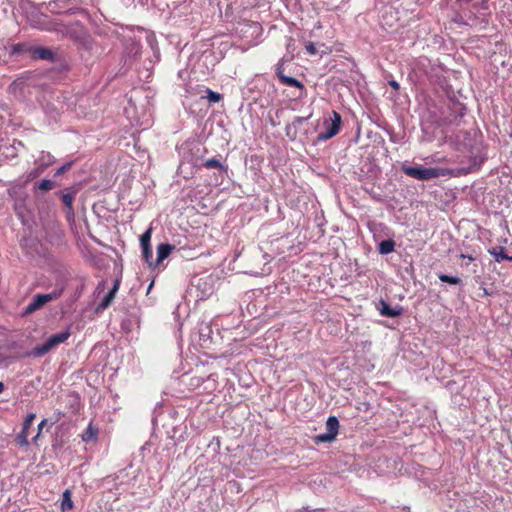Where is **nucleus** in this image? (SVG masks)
Listing matches in <instances>:
<instances>
[{
	"label": "nucleus",
	"mask_w": 512,
	"mask_h": 512,
	"mask_svg": "<svg viewBox=\"0 0 512 512\" xmlns=\"http://www.w3.org/2000/svg\"><path fill=\"white\" fill-rule=\"evenodd\" d=\"M508 261H512V256H509Z\"/></svg>",
	"instance_id": "72a5a7b5"
},
{
	"label": "nucleus",
	"mask_w": 512,
	"mask_h": 512,
	"mask_svg": "<svg viewBox=\"0 0 512 512\" xmlns=\"http://www.w3.org/2000/svg\"><path fill=\"white\" fill-rule=\"evenodd\" d=\"M381 305H382V307L380 309V314L382 316L397 317V316L401 315V313H402L401 307H391L384 301H381Z\"/></svg>",
	"instance_id": "9d476101"
},
{
	"label": "nucleus",
	"mask_w": 512,
	"mask_h": 512,
	"mask_svg": "<svg viewBox=\"0 0 512 512\" xmlns=\"http://www.w3.org/2000/svg\"><path fill=\"white\" fill-rule=\"evenodd\" d=\"M203 166L207 169H221V170L227 171V167L222 165L220 163V161L216 158H211V159L206 160L203 163Z\"/></svg>",
	"instance_id": "dca6fc26"
},
{
	"label": "nucleus",
	"mask_w": 512,
	"mask_h": 512,
	"mask_svg": "<svg viewBox=\"0 0 512 512\" xmlns=\"http://www.w3.org/2000/svg\"><path fill=\"white\" fill-rule=\"evenodd\" d=\"M73 508V501L71 499V491L65 490L62 496L61 502V510L64 512L66 510Z\"/></svg>",
	"instance_id": "4468645a"
},
{
	"label": "nucleus",
	"mask_w": 512,
	"mask_h": 512,
	"mask_svg": "<svg viewBox=\"0 0 512 512\" xmlns=\"http://www.w3.org/2000/svg\"><path fill=\"white\" fill-rule=\"evenodd\" d=\"M46 29L56 32L63 38H70L79 43H86L89 38L87 30L78 21L70 24H64L58 20H53L48 23Z\"/></svg>",
	"instance_id": "f257e3e1"
},
{
	"label": "nucleus",
	"mask_w": 512,
	"mask_h": 512,
	"mask_svg": "<svg viewBox=\"0 0 512 512\" xmlns=\"http://www.w3.org/2000/svg\"><path fill=\"white\" fill-rule=\"evenodd\" d=\"M32 424H33L32 422H28V420L25 419L22 429L29 430V428L32 426Z\"/></svg>",
	"instance_id": "7c9ffc66"
},
{
	"label": "nucleus",
	"mask_w": 512,
	"mask_h": 512,
	"mask_svg": "<svg viewBox=\"0 0 512 512\" xmlns=\"http://www.w3.org/2000/svg\"><path fill=\"white\" fill-rule=\"evenodd\" d=\"M35 418H36V414H34V413H29V414L26 416V418H25V419H26V420H28V422H32V423H33V421L35 420Z\"/></svg>",
	"instance_id": "c756f323"
},
{
	"label": "nucleus",
	"mask_w": 512,
	"mask_h": 512,
	"mask_svg": "<svg viewBox=\"0 0 512 512\" xmlns=\"http://www.w3.org/2000/svg\"><path fill=\"white\" fill-rule=\"evenodd\" d=\"M334 439L335 437L328 432L315 436L316 443L332 442Z\"/></svg>",
	"instance_id": "412c9836"
},
{
	"label": "nucleus",
	"mask_w": 512,
	"mask_h": 512,
	"mask_svg": "<svg viewBox=\"0 0 512 512\" xmlns=\"http://www.w3.org/2000/svg\"><path fill=\"white\" fill-rule=\"evenodd\" d=\"M98 429L95 428L92 424H89L87 429L82 434V440L85 442H89L97 438Z\"/></svg>",
	"instance_id": "ddd939ff"
},
{
	"label": "nucleus",
	"mask_w": 512,
	"mask_h": 512,
	"mask_svg": "<svg viewBox=\"0 0 512 512\" xmlns=\"http://www.w3.org/2000/svg\"><path fill=\"white\" fill-rule=\"evenodd\" d=\"M439 279L442 282L449 283V284H452V285H458V284L461 283V279L459 277L450 276V275H446V274H440L439 275Z\"/></svg>",
	"instance_id": "a211bd4d"
},
{
	"label": "nucleus",
	"mask_w": 512,
	"mask_h": 512,
	"mask_svg": "<svg viewBox=\"0 0 512 512\" xmlns=\"http://www.w3.org/2000/svg\"><path fill=\"white\" fill-rule=\"evenodd\" d=\"M120 287V280L116 279L111 290L104 296L101 302L98 304L96 311H103L107 309L116 297V294Z\"/></svg>",
	"instance_id": "423d86ee"
},
{
	"label": "nucleus",
	"mask_w": 512,
	"mask_h": 512,
	"mask_svg": "<svg viewBox=\"0 0 512 512\" xmlns=\"http://www.w3.org/2000/svg\"><path fill=\"white\" fill-rule=\"evenodd\" d=\"M31 55L35 59H42V60H53L54 59V53L49 48L45 47H35L31 50Z\"/></svg>",
	"instance_id": "0eeeda50"
},
{
	"label": "nucleus",
	"mask_w": 512,
	"mask_h": 512,
	"mask_svg": "<svg viewBox=\"0 0 512 512\" xmlns=\"http://www.w3.org/2000/svg\"><path fill=\"white\" fill-rule=\"evenodd\" d=\"M305 48H306L307 52H308L309 54H311V55H314V54H316V52H317V49H316V47H315V45H314V43H313V42H308V43L306 44Z\"/></svg>",
	"instance_id": "393cba45"
},
{
	"label": "nucleus",
	"mask_w": 512,
	"mask_h": 512,
	"mask_svg": "<svg viewBox=\"0 0 512 512\" xmlns=\"http://www.w3.org/2000/svg\"><path fill=\"white\" fill-rule=\"evenodd\" d=\"M53 187H54V182L49 179H43L38 184V188L42 191H49V190L53 189Z\"/></svg>",
	"instance_id": "5701e85b"
},
{
	"label": "nucleus",
	"mask_w": 512,
	"mask_h": 512,
	"mask_svg": "<svg viewBox=\"0 0 512 512\" xmlns=\"http://www.w3.org/2000/svg\"><path fill=\"white\" fill-rule=\"evenodd\" d=\"M206 93H207V99L211 102V103H217L219 101L222 100V95L218 92H215L209 88L206 89Z\"/></svg>",
	"instance_id": "6ab92c4d"
},
{
	"label": "nucleus",
	"mask_w": 512,
	"mask_h": 512,
	"mask_svg": "<svg viewBox=\"0 0 512 512\" xmlns=\"http://www.w3.org/2000/svg\"><path fill=\"white\" fill-rule=\"evenodd\" d=\"M151 235H152V228L147 229L140 237V243L142 247L151 246Z\"/></svg>",
	"instance_id": "aec40b11"
},
{
	"label": "nucleus",
	"mask_w": 512,
	"mask_h": 512,
	"mask_svg": "<svg viewBox=\"0 0 512 512\" xmlns=\"http://www.w3.org/2000/svg\"><path fill=\"white\" fill-rule=\"evenodd\" d=\"M402 171L409 177L417 180L427 181L440 176H446L448 170L443 168H424L421 166H402Z\"/></svg>",
	"instance_id": "f03ea898"
},
{
	"label": "nucleus",
	"mask_w": 512,
	"mask_h": 512,
	"mask_svg": "<svg viewBox=\"0 0 512 512\" xmlns=\"http://www.w3.org/2000/svg\"><path fill=\"white\" fill-rule=\"evenodd\" d=\"M73 200L74 197L72 194L66 193L62 195V202L68 208H72Z\"/></svg>",
	"instance_id": "b1692460"
},
{
	"label": "nucleus",
	"mask_w": 512,
	"mask_h": 512,
	"mask_svg": "<svg viewBox=\"0 0 512 512\" xmlns=\"http://www.w3.org/2000/svg\"><path fill=\"white\" fill-rule=\"evenodd\" d=\"M71 336L70 328H67L65 331L54 334L48 338V340L39 346H36L31 355L34 357H42L48 352H50L56 346L64 343Z\"/></svg>",
	"instance_id": "7ed1b4c3"
},
{
	"label": "nucleus",
	"mask_w": 512,
	"mask_h": 512,
	"mask_svg": "<svg viewBox=\"0 0 512 512\" xmlns=\"http://www.w3.org/2000/svg\"><path fill=\"white\" fill-rule=\"evenodd\" d=\"M341 125V115L338 112L333 111L330 120L324 122L325 129L321 133H319L318 138L320 140L331 139L332 137L339 133Z\"/></svg>",
	"instance_id": "39448f33"
},
{
	"label": "nucleus",
	"mask_w": 512,
	"mask_h": 512,
	"mask_svg": "<svg viewBox=\"0 0 512 512\" xmlns=\"http://www.w3.org/2000/svg\"><path fill=\"white\" fill-rule=\"evenodd\" d=\"M62 294V290H55L51 293L47 294H36L32 301L26 306L25 314H31L40 308H42L46 303L59 298Z\"/></svg>",
	"instance_id": "20e7f679"
},
{
	"label": "nucleus",
	"mask_w": 512,
	"mask_h": 512,
	"mask_svg": "<svg viewBox=\"0 0 512 512\" xmlns=\"http://www.w3.org/2000/svg\"><path fill=\"white\" fill-rule=\"evenodd\" d=\"M461 258H467L469 261H474L475 258L471 255H465V254H461L460 255Z\"/></svg>",
	"instance_id": "2f4dec72"
},
{
	"label": "nucleus",
	"mask_w": 512,
	"mask_h": 512,
	"mask_svg": "<svg viewBox=\"0 0 512 512\" xmlns=\"http://www.w3.org/2000/svg\"><path fill=\"white\" fill-rule=\"evenodd\" d=\"M389 85H390L393 89H395V90H398V89H399V87H400L399 83H398L397 81H395V80H391V81H389Z\"/></svg>",
	"instance_id": "c85d7f7f"
},
{
	"label": "nucleus",
	"mask_w": 512,
	"mask_h": 512,
	"mask_svg": "<svg viewBox=\"0 0 512 512\" xmlns=\"http://www.w3.org/2000/svg\"><path fill=\"white\" fill-rule=\"evenodd\" d=\"M175 249V246L168 244V243H162L159 244L157 247V259L156 263L160 264L163 260H165L171 252Z\"/></svg>",
	"instance_id": "1a4fd4ad"
},
{
	"label": "nucleus",
	"mask_w": 512,
	"mask_h": 512,
	"mask_svg": "<svg viewBox=\"0 0 512 512\" xmlns=\"http://www.w3.org/2000/svg\"><path fill=\"white\" fill-rule=\"evenodd\" d=\"M277 76L279 78V81L286 86L296 87L299 89L304 88V85L299 80H297L293 77L284 75L280 68L277 69Z\"/></svg>",
	"instance_id": "6e6552de"
},
{
	"label": "nucleus",
	"mask_w": 512,
	"mask_h": 512,
	"mask_svg": "<svg viewBox=\"0 0 512 512\" xmlns=\"http://www.w3.org/2000/svg\"><path fill=\"white\" fill-rule=\"evenodd\" d=\"M327 432L332 434L335 438L338 435L339 421L335 416H330L326 421Z\"/></svg>",
	"instance_id": "9b49d317"
},
{
	"label": "nucleus",
	"mask_w": 512,
	"mask_h": 512,
	"mask_svg": "<svg viewBox=\"0 0 512 512\" xmlns=\"http://www.w3.org/2000/svg\"><path fill=\"white\" fill-rule=\"evenodd\" d=\"M395 249V242L392 239L383 240L379 244V252L381 254H389Z\"/></svg>",
	"instance_id": "f8f14e48"
},
{
	"label": "nucleus",
	"mask_w": 512,
	"mask_h": 512,
	"mask_svg": "<svg viewBox=\"0 0 512 512\" xmlns=\"http://www.w3.org/2000/svg\"><path fill=\"white\" fill-rule=\"evenodd\" d=\"M47 424V419H43L39 425H38V433L37 435L33 438L34 441H36L38 439V437L40 436V433L42 431V429L44 428V426Z\"/></svg>",
	"instance_id": "a878e982"
},
{
	"label": "nucleus",
	"mask_w": 512,
	"mask_h": 512,
	"mask_svg": "<svg viewBox=\"0 0 512 512\" xmlns=\"http://www.w3.org/2000/svg\"><path fill=\"white\" fill-rule=\"evenodd\" d=\"M24 50V45L17 44L13 47V53H21Z\"/></svg>",
	"instance_id": "cd10ccee"
},
{
	"label": "nucleus",
	"mask_w": 512,
	"mask_h": 512,
	"mask_svg": "<svg viewBox=\"0 0 512 512\" xmlns=\"http://www.w3.org/2000/svg\"><path fill=\"white\" fill-rule=\"evenodd\" d=\"M489 253L494 256L495 261L501 262L502 260H508L509 256L505 253L504 247H497L489 250Z\"/></svg>",
	"instance_id": "2eb2a0df"
},
{
	"label": "nucleus",
	"mask_w": 512,
	"mask_h": 512,
	"mask_svg": "<svg viewBox=\"0 0 512 512\" xmlns=\"http://www.w3.org/2000/svg\"><path fill=\"white\" fill-rule=\"evenodd\" d=\"M142 256L149 266H152L151 260L153 258V252L151 246L142 247Z\"/></svg>",
	"instance_id": "4be33fe9"
},
{
	"label": "nucleus",
	"mask_w": 512,
	"mask_h": 512,
	"mask_svg": "<svg viewBox=\"0 0 512 512\" xmlns=\"http://www.w3.org/2000/svg\"><path fill=\"white\" fill-rule=\"evenodd\" d=\"M28 430L22 429L21 432L16 436L15 441L19 446H28Z\"/></svg>",
	"instance_id": "f3484780"
},
{
	"label": "nucleus",
	"mask_w": 512,
	"mask_h": 512,
	"mask_svg": "<svg viewBox=\"0 0 512 512\" xmlns=\"http://www.w3.org/2000/svg\"><path fill=\"white\" fill-rule=\"evenodd\" d=\"M486 3H487V1H482L483 8H484L485 10H488V7L486 6Z\"/></svg>",
	"instance_id": "473e14b6"
},
{
	"label": "nucleus",
	"mask_w": 512,
	"mask_h": 512,
	"mask_svg": "<svg viewBox=\"0 0 512 512\" xmlns=\"http://www.w3.org/2000/svg\"><path fill=\"white\" fill-rule=\"evenodd\" d=\"M71 167V164L70 163H67L65 165H63L62 167H60L58 170H57V173L56 174H62L64 173L65 171L69 170Z\"/></svg>",
	"instance_id": "bb28decb"
}]
</instances>
